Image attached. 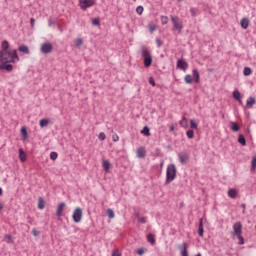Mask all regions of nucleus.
<instances>
[{
  "mask_svg": "<svg viewBox=\"0 0 256 256\" xmlns=\"http://www.w3.org/2000/svg\"><path fill=\"white\" fill-rule=\"evenodd\" d=\"M176 174H177L176 165H174L173 163H170L167 166V170H166V184L167 185L169 183H172V181H174V179H176Z\"/></svg>",
  "mask_w": 256,
  "mask_h": 256,
  "instance_id": "f257e3e1",
  "label": "nucleus"
},
{
  "mask_svg": "<svg viewBox=\"0 0 256 256\" xmlns=\"http://www.w3.org/2000/svg\"><path fill=\"white\" fill-rule=\"evenodd\" d=\"M16 61H20L17 50L14 49L13 51H9L7 49L6 53H4V63H16Z\"/></svg>",
  "mask_w": 256,
  "mask_h": 256,
  "instance_id": "f03ea898",
  "label": "nucleus"
},
{
  "mask_svg": "<svg viewBox=\"0 0 256 256\" xmlns=\"http://www.w3.org/2000/svg\"><path fill=\"white\" fill-rule=\"evenodd\" d=\"M96 0H79V7L82 11H87L90 7H94Z\"/></svg>",
  "mask_w": 256,
  "mask_h": 256,
  "instance_id": "7ed1b4c3",
  "label": "nucleus"
},
{
  "mask_svg": "<svg viewBox=\"0 0 256 256\" xmlns=\"http://www.w3.org/2000/svg\"><path fill=\"white\" fill-rule=\"evenodd\" d=\"M82 217H83V210L81 209V207H76L72 215L73 221L75 223H80L82 221Z\"/></svg>",
  "mask_w": 256,
  "mask_h": 256,
  "instance_id": "20e7f679",
  "label": "nucleus"
},
{
  "mask_svg": "<svg viewBox=\"0 0 256 256\" xmlns=\"http://www.w3.org/2000/svg\"><path fill=\"white\" fill-rule=\"evenodd\" d=\"M142 57L144 58L145 67H150L152 65V55L147 49L142 50Z\"/></svg>",
  "mask_w": 256,
  "mask_h": 256,
  "instance_id": "39448f33",
  "label": "nucleus"
},
{
  "mask_svg": "<svg viewBox=\"0 0 256 256\" xmlns=\"http://www.w3.org/2000/svg\"><path fill=\"white\" fill-rule=\"evenodd\" d=\"M171 22L173 23V27L178 33H182L183 24L182 22H179V18H176V16H171Z\"/></svg>",
  "mask_w": 256,
  "mask_h": 256,
  "instance_id": "423d86ee",
  "label": "nucleus"
},
{
  "mask_svg": "<svg viewBox=\"0 0 256 256\" xmlns=\"http://www.w3.org/2000/svg\"><path fill=\"white\" fill-rule=\"evenodd\" d=\"M8 49H9L8 40H2V51H0V61H2V63H5L4 55L5 53H7Z\"/></svg>",
  "mask_w": 256,
  "mask_h": 256,
  "instance_id": "0eeeda50",
  "label": "nucleus"
},
{
  "mask_svg": "<svg viewBox=\"0 0 256 256\" xmlns=\"http://www.w3.org/2000/svg\"><path fill=\"white\" fill-rule=\"evenodd\" d=\"M178 159L182 165H185L190 159V153L187 151H182L181 153H178Z\"/></svg>",
  "mask_w": 256,
  "mask_h": 256,
  "instance_id": "6e6552de",
  "label": "nucleus"
},
{
  "mask_svg": "<svg viewBox=\"0 0 256 256\" xmlns=\"http://www.w3.org/2000/svg\"><path fill=\"white\" fill-rule=\"evenodd\" d=\"M53 50V46L51 44V42H44L43 44H41V52L44 54H48L51 53Z\"/></svg>",
  "mask_w": 256,
  "mask_h": 256,
  "instance_id": "1a4fd4ad",
  "label": "nucleus"
},
{
  "mask_svg": "<svg viewBox=\"0 0 256 256\" xmlns=\"http://www.w3.org/2000/svg\"><path fill=\"white\" fill-rule=\"evenodd\" d=\"M233 229L236 237L239 239L240 233H242V223L240 221H237L236 223H234Z\"/></svg>",
  "mask_w": 256,
  "mask_h": 256,
  "instance_id": "9d476101",
  "label": "nucleus"
},
{
  "mask_svg": "<svg viewBox=\"0 0 256 256\" xmlns=\"http://www.w3.org/2000/svg\"><path fill=\"white\" fill-rule=\"evenodd\" d=\"M189 65L187 61H184L183 59H179L177 61V68L181 69L182 71H186L188 69Z\"/></svg>",
  "mask_w": 256,
  "mask_h": 256,
  "instance_id": "9b49d317",
  "label": "nucleus"
},
{
  "mask_svg": "<svg viewBox=\"0 0 256 256\" xmlns=\"http://www.w3.org/2000/svg\"><path fill=\"white\" fill-rule=\"evenodd\" d=\"M13 71V65H11V63H2V65H0V71Z\"/></svg>",
  "mask_w": 256,
  "mask_h": 256,
  "instance_id": "f8f14e48",
  "label": "nucleus"
},
{
  "mask_svg": "<svg viewBox=\"0 0 256 256\" xmlns=\"http://www.w3.org/2000/svg\"><path fill=\"white\" fill-rule=\"evenodd\" d=\"M19 51L20 53H24V55H29L30 53L29 47H27V44H20Z\"/></svg>",
  "mask_w": 256,
  "mask_h": 256,
  "instance_id": "ddd939ff",
  "label": "nucleus"
},
{
  "mask_svg": "<svg viewBox=\"0 0 256 256\" xmlns=\"http://www.w3.org/2000/svg\"><path fill=\"white\" fill-rule=\"evenodd\" d=\"M240 25L242 29H248L249 27V18H241Z\"/></svg>",
  "mask_w": 256,
  "mask_h": 256,
  "instance_id": "4468645a",
  "label": "nucleus"
},
{
  "mask_svg": "<svg viewBox=\"0 0 256 256\" xmlns=\"http://www.w3.org/2000/svg\"><path fill=\"white\" fill-rule=\"evenodd\" d=\"M256 103V99L254 97H249L246 101V106L248 109H251Z\"/></svg>",
  "mask_w": 256,
  "mask_h": 256,
  "instance_id": "2eb2a0df",
  "label": "nucleus"
},
{
  "mask_svg": "<svg viewBox=\"0 0 256 256\" xmlns=\"http://www.w3.org/2000/svg\"><path fill=\"white\" fill-rule=\"evenodd\" d=\"M145 155H146V151L144 147H139L137 149V157H139V159H144Z\"/></svg>",
  "mask_w": 256,
  "mask_h": 256,
  "instance_id": "dca6fc26",
  "label": "nucleus"
},
{
  "mask_svg": "<svg viewBox=\"0 0 256 256\" xmlns=\"http://www.w3.org/2000/svg\"><path fill=\"white\" fill-rule=\"evenodd\" d=\"M65 203H60L57 207L56 215L57 217H61L64 211Z\"/></svg>",
  "mask_w": 256,
  "mask_h": 256,
  "instance_id": "f3484780",
  "label": "nucleus"
},
{
  "mask_svg": "<svg viewBox=\"0 0 256 256\" xmlns=\"http://www.w3.org/2000/svg\"><path fill=\"white\" fill-rule=\"evenodd\" d=\"M192 74H193L194 83H200L199 71H197V69H193Z\"/></svg>",
  "mask_w": 256,
  "mask_h": 256,
  "instance_id": "a211bd4d",
  "label": "nucleus"
},
{
  "mask_svg": "<svg viewBox=\"0 0 256 256\" xmlns=\"http://www.w3.org/2000/svg\"><path fill=\"white\" fill-rule=\"evenodd\" d=\"M198 235L200 237H203V235H204L203 219H200V224L198 225Z\"/></svg>",
  "mask_w": 256,
  "mask_h": 256,
  "instance_id": "6ab92c4d",
  "label": "nucleus"
},
{
  "mask_svg": "<svg viewBox=\"0 0 256 256\" xmlns=\"http://www.w3.org/2000/svg\"><path fill=\"white\" fill-rule=\"evenodd\" d=\"M238 193L236 191V189H229L228 190V197H230L231 199H236Z\"/></svg>",
  "mask_w": 256,
  "mask_h": 256,
  "instance_id": "aec40b11",
  "label": "nucleus"
},
{
  "mask_svg": "<svg viewBox=\"0 0 256 256\" xmlns=\"http://www.w3.org/2000/svg\"><path fill=\"white\" fill-rule=\"evenodd\" d=\"M179 248L181 249L182 256H188L187 243H183L182 247Z\"/></svg>",
  "mask_w": 256,
  "mask_h": 256,
  "instance_id": "412c9836",
  "label": "nucleus"
},
{
  "mask_svg": "<svg viewBox=\"0 0 256 256\" xmlns=\"http://www.w3.org/2000/svg\"><path fill=\"white\" fill-rule=\"evenodd\" d=\"M147 240L149 241V243H151V245H155L156 243L155 235H153V233L147 235Z\"/></svg>",
  "mask_w": 256,
  "mask_h": 256,
  "instance_id": "4be33fe9",
  "label": "nucleus"
},
{
  "mask_svg": "<svg viewBox=\"0 0 256 256\" xmlns=\"http://www.w3.org/2000/svg\"><path fill=\"white\" fill-rule=\"evenodd\" d=\"M233 97H234V99H235L236 101H239V103H242L240 91H234Z\"/></svg>",
  "mask_w": 256,
  "mask_h": 256,
  "instance_id": "5701e85b",
  "label": "nucleus"
},
{
  "mask_svg": "<svg viewBox=\"0 0 256 256\" xmlns=\"http://www.w3.org/2000/svg\"><path fill=\"white\" fill-rule=\"evenodd\" d=\"M184 81H185V83H187L188 85H191V84L193 83V77H192L191 75H185Z\"/></svg>",
  "mask_w": 256,
  "mask_h": 256,
  "instance_id": "b1692460",
  "label": "nucleus"
},
{
  "mask_svg": "<svg viewBox=\"0 0 256 256\" xmlns=\"http://www.w3.org/2000/svg\"><path fill=\"white\" fill-rule=\"evenodd\" d=\"M49 123H50L49 119H41L39 125L40 127H47Z\"/></svg>",
  "mask_w": 256,
  "mask_h": 256,
  "instance_id": "393cba45",
  "label": "nucleus"
},
{
  "mask_svg": "<svg viewBox=\"0 0 256 256\" xmlns=\"http://www.w3.org/2000/svg\"><path fill=\"white\" fill-rule=\"evenodd\" d=\"M75 45H76L77 49H80L82 47V45H83L82 38H76Z\"/></svg>",
  "mask_w": 256,
  "mask_h": 256,
  "instance_id": "a878e982",
  "label": "nucleus"
},
{
  "mask_svg": "<svg viewBox=\"0 0 256 256\" xmlns=\"http://www.w3.org/2000/svg\"><path fill=\"white\" fill-rule=\"evenodd\" d=\"M243 74L245 75V77L252 75V69H250V67H245L243 70Z\"/></svg>",
  "mask_w": 256,
  "mask_h": 256,
  "instance_id": "bb28decb",
  "label": "nucleus"
},
{
  "mask_svg": "<svg viewBox=\"0 0 256 256\" xmlns=\"http://www.w3.org/2000/svg\"><path fill=\"white\" fill-rule=\"evenodd\" d=\"M21 134H22V138H23L24 140L28 139V132H27L26 127H22V129H21Z\"/></svg>",
  "mask_w": 256,
  "mask_h": 256,
  "instance_id": "cd10ccee",
  "label": "nucleus"
},
{
  "mask_svg": "<svg viewBox=\"0 0 256 256\" xmlns=\"http://www.w3.org/2000/svg\"><path fill=\"white\" fill-rule=\"evenodd\" d=\"M238 143H240V145H243V146L246 145V139H245L244 135H239Z\"/></svg>",
  "mask_w": 256,
  "mask_h": 256,
  "instance_id": "c85d7f7f",
  "label": "nucleus"
},
{
  "mask_svg": "<svg viewBox=\"0 0 256 256\" xmlns=\"http://www.w3.org/2000/svg\"><path fill=\"white\" fill-rule=\"evenodd\" d=\"M136 218L138 219L139 223H147L146 217H140V213H136Z\"/></svg>",
  "mask_w": 256,
  "mask_h": 256,
  "instance_id": "c756f323",
  "label": "nucleus"
},
{
  "mask_svg": "<svg viewBox=\"0 0 256 256\" xmlns=\"http://www.w3.org/2000/svg\"><path fill=\"white\" fill-rule=\"evenodd\" d=\"M180 125L181 127L187 128L188 127V121L186 119V117H183L180 121Z\"/></svg>",
  "mask_w": 256,
  "mask_h": 256,
  "instance_id": "7c9ffc66",
  "label": "nucleus"
},
{
  "mask_svg": "<svg viewBox=\"0 0 256 256\" xmlns=\"http://www.w3.org/2000/svg\"><path fill=\"white\" fill-rule=\"evenodd\" d=\"M231 129H232V131H234V132H238V131L240 130V127H239V125H237V123L232 122V123H231Z\"/></svg>",
  "mask_w": 256,
  "mask_h": 256,
  "instance_id": "2f4dec72",
  "label": "nucleus"
},
{
  "mask_svg": "<svg viewBox=\"0 0 256 256\" xmlns=\"http://www.w3.org/2000/svg\"><path fill=\"white\" fill-rule=\"evenodd\" d=\"M38 208H39V209H44V208H45L44 199H42V198H39V199H38Z\"/></svg>",
  "mask_w": 256,
  "mask_h": 256,
  "instance_id": "473e14b6",
  "label": "nucleus"
},
{
  "mask_svg": "<svg viewBox=\"0 0 256 256\" xmlns=\"http://www.w3.org/2000/svg\"><path fill=\"white\" fill-rule=\"evenodd\" d=\"M50 159H52L53 161H56V159H58V153L56 151H52L50 153Z\"/></svg>",
  "mask_w": 256,
  "mask_h": 256,
  "instance_id": "72a5a7b5",
  "label": "nucleus"
},
{
  "mask_svg": "<svg viewBox=\"0 0 256 256\" xmlns=\"http://www.w3.org/2000/svg\"><path fill=\"white\" fill-rule=\"evenodd\" d=\"M107 215H108L109 219H113L115 217V213H114L113 209H107Z\"/></svg>",
  "mask_w": 256,
  "mask_h": 256,
  "instance_id": "f704fd0d",
  "label": "nucleus"
},
{
  "mask_svg": "<svg viewBox=\"0 0 256 256\" xmlns=\"http://www.w3.org/2000/svg\"><path fill=\"white\" fill-rule=\"evenodd\" d=\"M251 171H256V157H253L251 161Z\"/></svg>",
  "mask_w": 256,
  "mask_h": 256,
  "instance_id": "c9c22d12",
  "label": "nucleus"
},
{
  "mask_svg": "<svg viewBox=\"0 0 256 256\" xmlns=\"http://www.w3.org/2000/svg\"><path fill=\"white\" fill-rule=\"evenodd\" d=\"M102 165H103V168L105 169V171H109V169H110L109 161H103Z\"/></svg>",
  "mask_w": 256,
  "mask_h": 256,
  "instance_id": "e433bc0d",
  "label": "nucleus"
},
{
  "mask_svg": "<svg viewBox=\"0 0 256 256\" xmlns=\"http://www.w3.org/2000/svg\"><path fill=\"white\" fill-rule=\"evenodd\" d=\"M141 133H143V135L149 136L150 135V129L149 127H144V129H142Z\"/></svg>",
  "mask_w": 256,
  "mask_h": 256,
  "instance_id": "4c0bfd02",
  "label": "nucleus"
},
{
  "mask_svg": "<svg viewBox=\"0 0 256 256\" xmlns=\"http://www.w3.org/2000/svg\"><path fill=\"white\" fill-rule=\"evenodd\" d=\"M19 153H20V160L21 161H26V155H25L23 149H20Z\"/></svg>",
  "mask_w": 256,
  "mask_h": 256,
  "instance_id": "58836bf2",
  "label": "nucleus"
},
{
  "mask_svg": "<svg viewBox=\"0 0 256 256\" xmlns=\"http://www.w3.org/2000/svg\"><path fill=\"white\" fill-rule=\"evenodd\" d=\"M143 11H144V6H137L136 13L138 15H142Z\"/></svg>",
  "mask_w": 256,
  "mask_h": 256,
  "instance_id": "ea45409f",
  "label": "nucleus"
},
{
  "mask_svg": "<svg viewBox=\"0 0 256 256\" xmlns=\"http://www.w3.org/2000/svg\"><path fill=\"white\" fill-rule=\"evenodd\" d=\"M161 23H162V25H167V23H168V16H161Z\"/></svg>",
  "mask_w": 256,
  "mask_h": 256,
  "instance_id": "a19ab883",
  "label": "nucleus"
},
{
  "mask_svg": "<svg viewBox=\"0 0 256 256\" xmlns=\"http://www.w3.org/2000/svg\"><path fill=\"white\" fill-rule=\"evenodd\" d=\"M191 129H198L197 123H195L194 119H191L190 121Z\"/></svg>",
  "mask_w": 256,
  "mask_h": 256,
  "instance_id": "79ce46f5",
  "label": "nucleus"
},
{
  "mask_svg": "<svg viewBox=\"0 0 256 256\" xmlns=\"http://www.w3.org/2000/svg\"><path fill=\"white\" fill-rule=\"evenodd\" d=\"M187 137L188 139H193L194 131L192 129H189V131H187Z\"/></svg>",
  "mask_w": 256,
  "mask_h": 256,
  "instance_id": "37998d69",
  "label": "nucleus"
},
{
  "mask_svg": "<svg viewBox=\"0 0 256 256\" xmlns=\"http://www.w3.org/2000/svg\"><path fill=\"white\" fill-rule=\"evenodd\" d=\"M190 13L192 17H197V8H190Z\"/></svg>",
  "mask_w": 256,
  "mask_h": 256,
  "instance_id": "c03bdc74",
  "label": "nucleus"
},
{
  "mask_svg": "<svg viewBox=\"0 0 256 256\" xmlns=\"http://www.w3.org/2000/svg\"><path fill=\"white\" fill-rule=\"evenodd\" d=\"M148 28H149V31H150L151 33H154V31H156V26H155V24H149Z\"/></svg>",
  "mask_w": 256,
  "mask_h": 256,
  "instance_id": "a18cd8bd",
  "label": "nucleus"
},
{
  "mask_svg": "<svg viewBox=\"0 0 256 256\" xmlns=\"http://www.w3.org/2000/svg\"><path fill=\"white\" fill-rule=\"evenodd\" d=\"M238 239H239V245H244L245 240H244V237H242V233L239 234Z\"/></svg>",
  "mask_w": 256,
  "mask_h": 256,
  "instance_id": "49530a36",
  "label": "nucleus"
},
{
  "mask_svg": "<svg viewBox=\"0 0 256 256\" xmlns=\"http://www.w3.org/2000/svg\"><path fill=\"white\" fill-rule=\"evenodd\" d=\"M92 25H96V27H97V25H100V20H99V18H93V19H92Z\"/></svg>",
  "mask_w": 256,
  "mask_h": 256,
  "instance_id": "de8ad7c7",
  "label": "nucleus"
},
{
  "mask_svg": "<svg viewBox=\"0 0 256 256\" xmlns=\"http://www.w3.org/2000/svg\"><path fill=\"white\" fill-rule=\"evenodd\" d=\"M156 44H157V47H162L163 40H161V38H156Z\"/></svg>",
  "mask_w": 256,
  "mask_h": 256,
  "instance_id": "09e8293b",
  "label": "nucleus"
},
{
  "mask_svg": "<svg viewBox=\"0 0 256 256\" xmlns=\"http://www.w3.org/2000/svg\"><path fill=\"white\" fill-rule=\"evenodd\" d=\"M52 25H55V20H54V18H49L48 19V26L52 27Z\"/></svg>",
  "mask_w": 256,
  "mask_h": 256,
  "instance_id": "8fccbe9b",
  "label": "nucleus"
},
{
  "mask_svg": "<svg viewBox=\"0 0 256 256\" xmlns=\"http://www.w3.org/2000/svg\"><path fill=\"white\" fill-rule=\"evenodd\" d=\"M98 139H100V141H105L106 139L105 133H99Z\"/></svg>",
  "mask_w": 256,
  "mask_h": 256,
  "instance_id": "3c124183",
  "label": "nucleus"
},
{
  "mask_svg": "<svg viewBox=\"0 0 256 256\" xmlns=\"http://www.w3.org/2000/svg\"><path fill=\"white\" fill-rule=\"evenodd\" d=\"M149 83H150V85H152V87H155V85H156V83H155L153 77H150V78H149Z\"/></svg>",
  "mask_w": 256,
  "mask_h": 256,
  "instance_id": "603ef678",
  "label": "nucleus"
},
{
  "mask_svg": "<svg viewBox=\"0 0 256 256\" xmlns=\"http://www.w3.org/2000/svg\"><path fill=\"white\" fill-rule=\"evenodd\" d=\"M112 256H121V253L119 251H117V250H114L112 252Z\"/></svg>",
  "mask_w": 256,
  "mask_h": 256,
  "instance_id": "864d4df0",
  "label": "nucleus"
},
{
  "mask_svg": "<svg viewBox=\"0 0 256 256\" xmlns=\"http://www.w3.org/2000/svg\"><path fill=\"white\" fill-rule=\"evenodd\" d=\"M137 253H138V255H143L144 249H142V248L137 249Z\"/></svg>",
  "mask_w": 256,
  "mask_h": 256,
  "instance_id": "5fc2aeb1",
  "label": "nucleus"
},
{
  "mask_svg": "<svg viewBox=\"0 0 256 256\" xmlns=\"http://www.w3.org/2000/svg\"><path fill=\"white\" fill-rule=\"evenodd\" d=\"M30 24L32 27L35 25V18H30Z\"/></svg>",
  "mask_w": 256,
  "mask_h": 256,
  "instance_id": "6e6d98bb",
  "label": "nucleus"
},
{
  "mask_svg": "<svg viewBox=\"0 0 256 256\" xmlns=\"http://www.w3.org/2000/svg\"><path fill=\"white\" fill-rule=\"evenodd\" d=\"M241 207H242V209H243L242 212L245 213V211H246V204H245V203H242Z\"/></svg>",
  "mask_w": 256,
  "mask_h": 256,
  "instance_id": "4d7b16f0",
  "label": "nucleus"
},
{
  "mask_svg": "<svg viewBox=\"0 0 256 256\" xmlns=\"http://www.w3.org/2000/svg\"><path fill=\"white\" fill-rule=\"evenodd\" d=\"M113 141H119L118 135H116V137H113Z\"/></svg>",
  "mask_w": 256,
  "mask_h": 256,
  "instance_id": "13d9d810",
  "label": "nucleus"
},
{
  "mask_svg": "<svg viewBox=\"0 0 256 256\" xmlns=\"http://www.w3.org/2000/svg\"><path fill=\"white\" fill-rule=\"evenodd\" d=\"M32 233H33L35 236H37V235H38V233H37L36 229H34V230L32 231Z\"/></svg>",
  "mask_w": 256,
  "mask_h": 256,
  "instance_id": "bf43d9fd",
  "label": "nucleus"
},
{
  "mask_svg": "<svg viewBox=\"0 0 256 256\" xmlns=\"http://www.w3.org/2000/svg\"><path fill=\"white\" fill-rule=\"evenodd\" d=\"M174 129H175V127L172 125V126L170 127V131H174Z\"/></svg>",
  "mask_w": 256,
  "mask_h": 256,
  "instance_id": "052dcab7",
  "label": "nucleus"
},
{
  "mask_svg": "<svg viewBox=\"0 0 256 256\" xmlns=\"http://www.w3.org/2000/svg\"><path fill=\"white\" fill-rule=\"evenodd\" d=\"M2 209H3V205L2 203H0V211H2Z\"/></svg>",
  "mask_w": 256,
  "mask_h": 256,
  "instance_id": "680f3d73",
  "label": "nucleus"
},
{
  "mask_svg": "<svg viewBox=\"0 0 256 256\" xmlns=\"http://www.w3.org/2000/svg\"><path fill=\"white\" fill-rule=\"evenodd\" d=\"M2 193H3V190H2V188L0 187V195H2Z\"/></svg>",
  "mask_w": 256,
  "mask_h": 256,
  "instance_id": "e2e57ef3",
  "label": "nucleus"
},
{
  "mask_svg": "<svg viewBox=\"0 0 256 256\" xmlns=\"http://www.w3.org/2000/svg\"><path fill=\"white\" fill-rule=\"evenodd\" d=\"M195 256H202L201 253H197Z\"/></svg>",
  "mask_w": 256,
  "mask_h": 256,
  "instance_id": "0e129e2a",
  "label": "nucleus"
},
{
  "mask_svg": "<svg viewBox=\"0 0 256 256\" xmlns=\"http://www.w3.org/2000/svg\"><path fill=\"white\" fill-rule=\"evenodd\" d=\"M8 239H11V235H8Z\"/></svg>",
  "mask_w": 256,
  "mask_h": 256,
  "instance_id": "69168bd1",
  "label": "nucleus"
},
{
  "mask_svg": "<svg viewBox=\"0 0 256 256\" xmlns=\"http://www.w3.org/2000/svg\"><path fill=\"white\" fill-rule=\"evenodd\" d=\"M179 2H181L182 0H178Z\"/></svg>",
  "mask_w": 256,
  "mask_h": 256,
  "instance_id": "338daca9",
  "label": "nucleus"
},
{
  "mask_svg": "<svg viewBox=\"0 0 256 256\" xmlns=\"http://www.w3.org/2000/svg\"><path fill=\"white\" fill-rule=\"evenodd\" d=\"M255 229H256V225H255Z\"/></svg>",
  "mask_w": 256,
  "mask_h": 256,
  "instance_id": "774afa93",
  "label": "nucleus"
}]
</instances>
